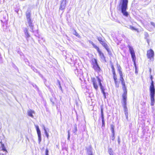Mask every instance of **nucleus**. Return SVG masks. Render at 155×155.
<instances>
[{"label": "nucleus", "mask_w": 155, "mask_h": 155, "mask_svg": "<svg viewBox=\"0 0 155 155\" xmlns=\"http://www.w3.org/2000/svg\"><path fill=\"white\" fill-rule=\"evenodd\" d=\"M27 112L29 116L32 118L34 117V116L33 115V114L35 113V111L34 110H30L28 111Z\"/></svg>", "instance_id": "2eb2a0df"}, {"label": "nucleus", "mask_w": 155, "mask_h": 155, "mask_svg": "<svg viewBox=\"0 0 155 155\" xmlns=\"http://www.w3.org/2000/svg\"><path fill=\"white\" fill-rule=\"evenodd\" d=\"M111 130L112 133H114V126L113 125L111 124L110 125Z\"/></svg>", "instance_id": "aec40b11"}, {"label": "nucleus", "mask_w": 155, "mask_h": 155, "mask_svg": "<svg viewBox=\"0 0 155 155\" xmlns=\"http://www.w3.org/2000/svg\"><path fill=\"white\" fill-rule=\"evenodd\" d=\"M48 149H46L45 150V155H48Z\"/></svg>", "instance_id": "5701e85b"}, {"label": "nucleus", "mask_w": 155, "mask_h": 155, "mask_svg": "<svg viewBox=\"0 0 155 155\" xmlns=\"http://www.w3.org/2000/svg\"><path fill=\"white\" fill-rule=\"evenodd\" d=\"M150 78L151 81L150 85L149 87L151 100L150 104L151 106H153L155 102V88L154 87V82L153 80V76L152 75H150Z\"/></svg>", "instance_id": "7ed1b4c3"}, {"label": "nucleus", "mask_w": 155, "mask_h": 155, "mask_svg": "<svg viewBox=\"0 0 155 155\" xmlns=\"http://www.w3.org/2000/svg\"><path fill=\"white\" fill-rule=\"evenodd\" d=\"M110 150H111V151H112V149H110Z\"/></svg>", "instance_id": "473e14b6"}, {"label": "nucleus", "mask_w": 155, "mask_h": 155, "mask_svg": "<svg viewBox=\"0 0 155 155\" xmlns=\"http://www.w3.org/2000/svg\"><path fill=\"white\" fill-rule=\"evenodd\" d=\"M127 100H121V103L123 107L125 116L128 115V112L127 106Z\"/></svg>", "instance_id": "f8f14e48"}, {"label": "nucleus", "mask_w": 155, "mask_h": 155, "mask_svg": "<svg viewBox=\"0 0 155 155\" xmlns=\"http://www.w3.org/2000/svg\"><path fill=\"white\" fill-rule=\"evenodd\" d=\"M109 154L110 155H113V154L112 153V151H109Z\"/></svg>", "instance_id": "cd10ccee"}, {"label": "nucleus", "mask_w": 155, "mask_h": 155, "mask_svg": "<svg viewBox=\"0 0 155 155\" xmlns=\"http://www.w3.org/2000/svg\"><path fill=\"white\" fill-rule=\"evenodd\" d=\"M146 34H147V35H148V33H146Z\"/></svg>", "instance_id": "72a5a7b5"}, {"label": "nucleus", "mask_w": 155, "mask_h": 155, "mask_svg": "<svg viewBox=\"0 0 155 155\" xmlns=\"http://www.w3.org/2000/svg\"><path fill=\"white\" fill-rule=\"evenodd\" d=\"M118 142L119 143H120V139L119 138L118 140Z\"/></svg>", "instance_id": "2f4dec72"}, {"label": "nucleus", "mask_w": 155, "mask_h": 155, "mask_svg": "<svg viewBox=\"0 0 155 155\" xmlns=\"http://www.w3.org/2000/svg\"><path fill=\"white\" fill-rule=\"evenodd\" d=\"M91 61V64L93 69L96 72H100L101 71V69L97 63V59L94 58L92 59Z\"/></svg>", "instance_id": "1a4fd4ad"}, {"label": "nucleus", "mask_w": 155, "mask_h": 155, "mask_svg": "<svg viewBox=\"0 0 155 155\" xmlns=\"http://www.w3.org/2000/svg\"><path fill=\"white\" fill-rule=\"evenodd\" d=\"M122 1L120 7L121 12L124 16L127 17L129 15L128 12L127 11L128 0H122Z\"/></svg>", "instance_id": "423d86ee"}, {"label": "nucleus", "mask_w": 155, "mask_h": 155, "mask_svg": "<svg viewBox=\"0 0 155 155\" xmlns=\"http://www.w3.org/2000/svg\"><path fill=\"white\" fill-rule=\"evenodd\" d=\"M0 145L1 147H2V150H3L4 151H6V152H7L5 147L4 144L1 141L0 142Z\"/></svg>", "instance_id": "dca6fc26"}, {"label": "nucleus", "mask_w": 155, "mask_h": 155, "mask_svg": "<svg viewBox=\"0 0 155 155\" xmlns=\"http://www.w3.org/2000/svg\"><path fill=\"white\" fill-rule=\"evenodd\" d=\"M87 152L88 153L89 155H93L92 151V147L91 145L89 147L87 148Z\"/></svg>", "instance_id": "4468645a"}, {"label": "nucleus", "mask_w": 155, "mask_h": 155, "mask_svg": "<svg viewBox=\"0 0 155 155\" xmlns=\"http://www.w3.org/2000/svg\"><path fill=\"white\" fill-rule=\"evenodd\" d=\"M101 117L102 120H104V115H101Z\"/></svg>", "instance_id": "bb28decb"}, {"label": "nucleus", "mask_w": 155, "mask_h": 155, "mask_svg": "<svg viewBox=\"0 0 155 155\" xmlns=\"http://www.w3.org/2000/svg\"><path fill=\"white\" fill-rule=\"evenodd\" d=\"M74 34L76 36L79 37L80 35L75 30H74Z\"/></svg>", "instance_id": "4be33fe9"}, {"label": "nucleus", "mask_w": 155, "mask_h": 155, "mask_svg": "<svg viewBox=\"0 0 155 155\" xmlns=\"http://www.w3.org/2000/svg\"><path fill=\"white\" fill-rule=\"evenodd\" d=\"M117 70L119 74L120 80L121 82L122 88L123 91V93L122 95V100H127V89L124 78L121 68L119 64H117Z\"/></svg>", "instance_id": "f257e3e1"}, {"label": "nucleus", "mask_w": 155, "mask_h": 155, "mask_svg": "<svg viewBox=\"0 0 155 155\" xmlns=\"http://www.w3.org/2000/svg\"><path fill=\"white\" fill-rule=\"evenodd\" d=\"M154 51L152 49H150L147 51V56L148 58L153 60L154 59Z\"/></svg>", "instance_id": "9b49d317"}, {"label": "nucleus", "mask_w": 155, "mask_h": 155, "mask_svg": "<svg viewBox=\"0 0 155 155\" xmlns=\"http://www.w3.org/2000/svg\"><path fill=\"white\" fill-rule=\"evenodd\" d=\"M2 155H3V154H2Z\"/></svg>", "instance_id": "c9c22d12"}, {"label": "nucleus", "mask_w": 155, "mask_h": 155, "mask_svg": "<svg viewBox=\"0 0 155 155\" xmlns=\"http://www.w3.org/2000/svg\"><path fill=\"white\" fill-rule=\"evenodd\" d=\"M130 29H131L132 30H135V31H137V32H139L137 28H135L134 27L131 25L130 26Z\"/></svg>", "instance_id": "6ab92c4d"}, {"label": "nucleus", "mask_w": 155, "mask_h": 155, "mask_svg": "<svg viewBox=\"0 0 155 155\" xmlns=\"http://www.w3.org/2000/svg\"><path fill=\"white\" fill-rule=\"evenodd\" d=\"M31 13L30 12H26V16L27 18V19H31Z\"/></svg>", "instance_id": "f3484780"}, {"label": "nucleus", "mask_w": 155, "mask_h": 155, "mask_svg": "<svg viewBox=\"0 0 155 155\" xmlns=\"http://www.w3.org/2000/svg\"><path fill=\"white\" fill-rule=\"evenodd\" d=\"M102 127L105 126V123L104 120H102Z\"/></svg>", "instance_id": "b1692460"}, {"label": "nucleus", "mask_w": 155, "mask_h": 155, "mask_svg": "<svg viewBox=\"0 0 155 155\" xmlns=\"http://www.w3.org/2000/svg\"><path fill=\"white\" fill-rule=\"evenodd\" d=\"M46 135L47 137H48V133L47 132L46 133Z\"/></svg>", "instance_id": "c85d7f7f"}, {"label": "nucleus", "mask_w": 155, "mask_h": 155, "mask_svg": "<svg viewBox=\"0 0 155 155\" xmlns=\"http://www.w3.org/2000/svg\"><path fill=\"white\" fill-rule=\"evenodd\" d=\"M101 114L104 115L103 108L102 107L101 108Z\"/></svg>", "instance_id": "393cba45"}, {"label": "nucleus", "mask_w": 155, "mask_h": 155, "mask_svg": "<svg viewBox=\"0 0 155 155\" xmlns=\"http://www.w3.org/2000/svg\"><path fill=\"white\" fill-rule=\"evenodd\" d=\"M151 25L153 26H154V27H155V23L153 22H151Z\"/></svg>", "instance_id": "a878e982"}, {"label": "nucleus", "mask_w": 155, "mask_h": 155, "mask_svg": "<svg viewBox=\"0 0 155 155\" xmlns=\"http://www.w3.org/2000/svg\"><path fill=\"white\" fill-rule=\"evenodd\" d=\"M60 9H61V10L63 9V8H62V6L61 5L60 6Z\"/></svg>", "instance_id": "c756f323"}, {"label": "nucleus", "mask_w": 155, "mask_h": 155, "mask_svg": "<svg viewBox=\"0 0 155 155\" xmlns=\"http://www.w3.org/2000/svg\"><path fill=\"white\" fill-rule=\"evenodd\" d=\"M126 117L127 119L128 120V115H126Z\"/></svg>", "instance_id": "7c9ffc66"}, {"label": "nucleus", "mask_w": 155, "mask_h": 155, "mask_svg": "<svg viewBox=\"0 0 155 155\" xmlns=\"http://www.w3.org/2000/svg\"><path fill=\"white\" fill-rule=\"evenodd\" d=\"M35 127L36 129V130L37 131V133L38 137V140L39 143H40L41 141V132L39 129V127L38 126L36 125L35 126Z\"/></svg>", "instance_id": "ddd939ff"}, {"label": "nucleus", "mask_w": 155, "mask_h": 155, "mask_svg": "<svg viewBox=\"0 0 155 155\" xmlns=\"http://www.w3.org/2000/svg\"><path fill=\"white\" fill-rule=\"evenodd\" d=\"M110 138L113 141L114 140L115 138L114 133H112V135L110 137Z\"/></svg>", "instance_id": "412c9836"}, {"label": "nucleus", "mask_w": 155, "mask_h": 155, "mask_svg": "<svg viewBox=\"0 0 155 155\" xmlns=\"http://www.w3.org/2000/svg\"><path fill=\"white\" fill-rule=\"evenodd\" d=\"M110 66L112 69L113 74V77L114 80L115 86L116 87L118 88L120 86V82L118 76L116 73L115 69L114 64L112 62L110 63Z\"/></svg>", "instance_id": "39448f33"}, {"label": "nucleus", "mask_w": 155, "mask_h": 155, "mask_svg": "<svg viewBox=\"0 0 155 155\" xmlns=\"http://www.w3.org/2000/svg\"><path fill=\"white\" fill-rule=\"evenodd\" d=\"M128 48H129L130 52L131 55V57L132 61L134 63V64H135L136 57L134 49L133 48L130 46H129Z\"/></svg>", "instance_id": "9d476101"}, {"label": "nucleus", "mask_w": 155, "mask_h": 155, "mask_svg": "<svg viewBox=\"0 0 155 155\" xmlns=\"http://www.w3.org/2000/svg\"><path fill=\"white\" fill-rule=\"evenodd\" d=\"M96 78L97 79L94 78H92L91 79V81L92 83L94 88L96 90H98V87L97 84L98 82L102 93L104 95H105V93L104 92L105 89L102 84L101 80L98 76H97Z\"/></svg>", "instance_id": "f03ea898"}, {"label": "nucleus", "mask_w": 155, "mask_h": 155, "mask_svg": "<svg viewBox=\"0 0 155 155\" xmlns=\"http://www.w3.org/2000/svg\"><path fill=\"white\" fill-rule=\"evenodd\" d=\"M89 42L92 45L93 48L97 50L98 55L101 60L105 62H106L105 55L99 46L91 41H89Z\"/></svg>", "instance_id": "20e7f679"}, {"label": "nucleus", "mask_w": 155, "mask_h": 155, "mask_svg": "<svg viewBox=\"0 0 155 155\" xmlns=\"http://www.w3.org/2000/svg\"><path fill=\"white\" fill-rule=\"evenodd\" d=\"M28 20V23L29 24V26L30 27H33V25L32 24V21L31 20V19H27Z\"/></svg>", "instance_id": "a211bd4d"}, {"label": "nucleus", "mask_w": 155, "mask_h": 155, "mask_svg": "<svg viewBox=\"0 0 155 155\" xmlns=\"http://www.w3.org/2000/svg\"><path fill=\"white\" fill-rule=\"evenodd\" d=\"M97 38L100 43L107 51L108 54L110 56H112V54L111 51L109 48L108 45L105 42V41L101 37H99Z\"/></svg>", "instance_id": "6e6552de"}, {"label": "nucleus", "mask_w": 155, "mask_h": 155, "mask_svg": "<svg viewBox=\"0 0 155 155\" xmlns=\"http://www.w3.org/2000/svg\"><path fill=\"white\" fill-rule=\"evenodd\" d=\"M97 38L100 43L107 51L108 54L110 56H112V54L111 51L109 48L108 45L105 42V41L101 37H99Z\"/></svg>", "instance_id": "0eeeda50"}, {"label": "nucleus", "mask_w": 155, "mask_h": 155, "mask_svg": "<svg viewBox=\"0 0 155 155\" xmlns=\"http://www.w3.org/2000/svg\"><path fill=\"white\" fill-rule=\"evenodd\" d=\"M148 44H149V42L148 41Z\"/></svg>", "instance_id": "f704fd0d"}]
</instances>
